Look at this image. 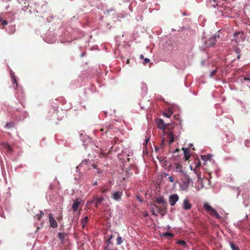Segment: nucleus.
<instances>
[{"instance_id": "obj_1", "label": "nucleus", "mask_w": 250, "mask_h": 250, "mask_svg": "<svg viewBox=\"0 0 250 250\" xmlns=\"http://www.w3.org/2000/svg\"><path fill=\"white\" fill-rule=\"evenodd\" d=\"M204 208L209 214L211 216H215L217 219L221 218V216L218 213L217 211L212 208L208 203H206L204 205Z\"/></svg>"}, {"instance_id": "obj_2", "label": "nucleus", "mask_w": 250, "mask_h": 250, "mask_svg": "<svg viewBox=\"0 0 250 250\" xmlns=\"http://www.w3.org/2000/svg\"><path fill=\"white\" fill-rule=\"evenodd\" d=\"M220 35L219 34H214L208 38V40H206L204 41V43L205 46L206 47H208L214 45L215 44L216 41V38H219Z\"/></svg>"}, {"instance_id": "obj_3", "label": "nucleus", "mask_w": 250, "mask_h": 250, "mask_svg": "<svg viewBox=\"0 0 250 250\" xmlns=\"http://www.w3.org/2000/svg\"><path fill=\"white\" fill-rule=\"evenodd\" d=\"M154 207H155V208L157 210V212L161 214L162 216H164L167 212V205H162L158 206L156 205H154Z\"/></svg>"}, {"instance_id": "obj_4", "label": "nucleus", "mask_w": 250, "mask_h": 250, "mask_svg": "<svg viewBox=\"0 0 250 250\" xmlns=\"http://www.w3.org/2000/svg\"><path fill=\"white\" fill-rule=\"evenodd\" d=\"M0 148L10 154L13 152L12 147L7 143L2 142L0 143Z\"/></svg>"}, {"instance_id": "obj_5", "label": "nucleus", "mask_w": 250, "mask_h": 250, "mask_svg": "<svg viewBox=\"0 0 250 250\" xmlns=\"http://www.w3.org/2000/svg\"><path fill=\"white\" fill-rule=\"evenodd\" d=\"M174 169L175 172L180 173L183 175H186L187 172L186 171L185 169L183 168V166L180 163H176L174 167Z\"/></svg>"}, {"instance_id": "obj_6", "label": "nucleus", "mask_w": 250, "mask_h": 250, "mask_svg": "<svg viewBox=\"0 0 250 250\" xmlns=\"http://www.w3.org/2000/svg\"><path fill=\"white\" fill-rule=\"evenodd\" d=\"M123 195V192L121 191H116L112 192L111 198L117 201H119L121 199Z\"/></svg>"}, {"instance_id": "obj_7", "label": "nucleus", "mask_w": 250, "mask_h": 250, "mask_svg": "<svg viewBox=\"0 0 250 250\" xmlns=\"http://www.w3.org/2000/svg\"><path fill=\"white\" fill-rule=\"evenodd\" d=\"M179 200V196L176 194H172L169 196V202L171 206H174Z\"/></svg>"}, {"instance_id": "obj_8", "label": "nucleus", "mask_w": 250, "mask_h": 250, "mask_svg": "<svg viewBox=\"0 0 250 250\" xmlns=\"http://www.w3.org/2000/svg\"><path fill=\"white\" fill-rule=\"evenodd\" d=\"M104 200V197H98V196H94L93 198V202H95V206L98 208L100 206L101 202Z\"/></svg>"}, {"instance_id": "obj_9", "label": "nucleus", "mask_w": 250, "mask_h": 250, "mask_svg": "<svg viewBox=\"0 0 250 250\" xmlns=\"http://www.w3.org/2000/svg\"><path fill=\"white\" fill-rule=\"evenodd\" d=\"M49 222L50 225L51 227L53 228H56L58 227V224L54 217H53V215L51 213H50L49 214Z\"/></svg>"}, {"instance_id": "obj_10", "label": "nucleus", "mask_w": 250, "mask_h": 250, "mask_svg": "<svg viewBox=\"0 0 250 250\" xmlns=\"http://www.w3.org/2000/svg\"><path fill=\"white\" fill-rule=\"evenodd\" d=\"M192 205L189 203V200L188 199H185L184 200L183 204V208L186 210H189L191 208Z\"/></svg>"}, {"instance_id": "obj_11", "label": "nucleus", "mask_w": 250, "mask_h": 250, "mask_svg": "<svg viewBox=\"0 0 250 250\" xmlns=\"http://www.w3.org/2000/svg\"><path fill=\"white\" fill-rule=\"evenodd\" d=\"M80 204H81V201H80L79 199H76L73 202V203L72 205V208H73V211L75 212L78 210L79 206Z\"/></svg>"}, {"instance_id": "obj_12", "label": "nucleus", "mask_w": 250, "mask_h": 250, "mask_svg": "<svg viewBox=\"0 0 250 250\" xmlns=\"http://www.w3.org/2000/svg\"><path fill=\"white\" fill-rule=\"evenodd\" d=\"M235 37L236 42H238L241 40L243 39V33L241 32H237L234 33L233 35Z\"/></svg>"}, {"instance_id": "obj_13", "label": "nucleus", "mask_w": 250, "mask_h": 250, "mask_svg": "<svg viewBox=\"0 0 250 250\" xmlns=\"http://www.w3.org/2000/svg\"><path fill=\"white\" fill-rule=\"evenodd\" d=\"M154 203H156L158 204H161L162 205H167V203L163 197L156 198L154 201Z\"/></svg>"}, {"instance_id": "obj_14", "label": "nucleus", "mask_w": 250, "mask_h": 250, "mask_svg": "<svg viewBox=\"0 0 250 250\" xmlns=\"http://www.w3.org/2000/svg\"><path fill=\"white\" fill-rule=\"evenodd\" d=\"M157 124L158 128H159L160 129H164L166 126V125L164 123V121L162 119L158 120L157 121Z\"/></svg>"}, {"instance_id": "obj_15", "label": "nucleus", "mask_w": 250, "mask_h": 250, "mask_svg": "<svg viewBox=\"0 0 250 250\" xmlns=\"http://www.w3.org/2000/svg\"><path fill=\"white\" fill-rule=\"evenodd\" d=\"M184 151V158L186 160H188L190 157V152L188 148H183Z\"/></svg>"}, {"instance_id": "obj_16", "label": "nucleus", "mask_w": 250, "mask_h": 250, "mask_svg": "<svg viewBox=\"0 0 250 250\" xmlns=\"http://www.w3.org/2000/svg\"><path fill=\"white\" fill-rule=\"evenodd\" d=\"M88 217L87 216L84 217L82 220L81 223H82V228L83 229L85 227V225L88 223Z\"/></svg>"}, {"instance_id": "obj_17", "label": "nucleus", "mask_w": 250, "mask_h": 250, "mask_svg": "<svg viewBox=\"0 0 250 250\" xmlns=\"http://www.w3.org/2000/svg\"><path fill=\"white\" fill-rule=\"evenodd\" d=\"M167 138L169 139V144H171L174 141V136L172 132H170L168 133Z\"/></svg>"}, {"instance_id": "obj_18", "label": "nucleus", "mask_w": 250, "mask_h": 250, "mask_svg": "<svg viewBox=\"0 0 250 250\" xmlns=\"http://www.w3.org/2000/svg\"><path fill=\"white\" fill-rule=\"evenodd\" d=\"M188 182H184L181 185V188L182 190H186L188 188Z\"/></svg>"}, {"instance_id": "obj_19", "label": "nucleus", "mask_w": 250, "mask_h": 250, "mask_svg": "<svg viewBox=\"0 0 250 250\" xmlns=\"http://www.w3.org/2000/svg\"><path fill=\"white\" fill-rule=\"evenodd\" d=\"M117 245H120L123 242V238L121 236H118L116 239Z\"/></svg>"}, {"instance_id": "obj_20", "label": "nucleus", "mask_w": 250, "mask_h": 250, "mask_svg": "<svg viewBox=\"0 0 250 250\" xmlns=\"http://www.w3.org/2000/svg\"><path fill=\"white\" fill-rule=\"evenodd\" d=\"M230 246L232 250H240L239 248L232 242L230 243Z\"/></svg>"}, {"instance_id": "obj_21", "label": "nucleus", "mask_w": 250, "mask_h": 250, "mask_svg": "<svg viewBox=\"0 0 250 250\" xmlns=\"http://www.w3.org/2000/svg\"><path fill=\"white\" fill-rule=\"evenodd\" d=\"M44 215V213L42 211H40L39 214H36V216H34V217H37L38 220H40V219L42 217V216Z\"/></svg>"}, {"instance_id": "obj_22", "label": "nucleus", "mask_w": 250, "mask_h": 250, "mask_svg": "<svg viewBox=\"0 0 250 250\" xmlns=\"http://www.w3.org/2000/svg\"><path fill=\"white\" fill-rule=\"evenodd\" d=\"M12 82L13 83V87L16 89L18 87V83H17L15 78L13 76L12 78Z\"/></svg>"}, {"instance_id": "obj_23", "label": "nucleus", "mask_w": 250, "mask_h": 250, "mask_svg": "<svg viewBox=\"0 0 250 250\" xmlns=\"http://www.w3.org/2000/svg\"><path fill=\"white\" fill-rule=\"evenodd\" d=\"M58 236L60 239L62 240L65 238L66 234L64 233H59L58 234Z\"/></svg>"}, {"instance_id": "obj_24", "label": "nucleus", "mask_w": 250, "mask_h": 250, "mask_svg": "<svg viewBox=\"0 0 250 250\" xmlns=\"http://www.w3.org/2000/svg\"><path fill=\"white\" fill-rule=\"evenodd\" d=\"M163 236L173 237L174 236V234L170 232H165L163 234Z\"/></svg>"}, {"instance_id": "obj_25", "label": "nucleus", "mask_w": 250, "mask_h": 250, "mask_svg": "<svg viewBox=\"0 0 250 250\" xmlns=\"http://www.w3.org/2000/svg\"><path fill=\"white\" fill-rule=\"evenodd\" d=\"M104 250H117L116 249H114L113 247L110 246H106L104 247Z\"/></svg>"}, {"instance_id": "obj_26", "label": "nucleus", "mask_w": 250, "mask_h": 250, "mask_svg": "<svg viewBox=\"0 0 250 250\" xmlns=\"http://www.w3.org/2000/svg\"><path fill=\"white\" fill-rule=\"evenodd\" d=\"M177 244L179 245H181L182 246H186V242L183 240H179L177 242Z\"/></svg>"}, {"instance_id": "obj_27", "label": "nucleus", "mask_w": 250, "mask_h": 250, "mask_svg": "<svg viewBox=\"0 0 250 250\" xmlns=\"http://www.w3.org/2000/svg\"><path fill=\"white\" fill-rule=\"evenodd\" d=\"M14 124L13 123H7L5 125V127L6 128H11L13 127Z\"/></svg>"}, {"instance_id": "obj_28", "label": "nucleus", "mask_w": 250, "mask_h": 250, "mask_svg": "<svg viewBox=\"0 0 250 250\" xmlns=\"http://www.w3.org/2000/svg\"><path fill=\"white\" fill-rule=\"evenodd\" d=\"M0 22H1V24L3 25H6L7 24L8 22L6 20H3L2 19L0 20Z\"/></svg>"}, {"instance_id": "obj_29", "label": "nucleus", "mask_w": 250, "mask_h": 250, "mask_svg": "<svg viewBox=\"0 0 250 250\" xmlns=\"http://www.w3.org/2000/svg\"><path fill=\"white\" fill-rule=\"evenodd\" d=\"M107 246H110L113 247V243L111 242V240L110 239H108L106 240Z\"/></svg>"}, {"instance_id": "obj_30", "label": "nucleus", "mask_w": 250, "mask_h": 250, "mask_svg": "<svg viewBox=\"0 0 250 250\" xmlns=\"http://www.w3.org/2000/svg\"><path fill=\"white\" fill-rule=\"evenodd\" d=\"M107 155V154L104 152H101L100 155H99L100 157L103 158V157H106Z\"/></svg>"}, {"instance_id": "obj_31", "label": "nucleus", "mask_w": 250, "mask_h": 250, "mask_svg": "<svg viewBox=\"0 0 250 250\" xmlns=\"http://www.w3.org/2000/svg\"><path fill=\"white\" fill-rule=\"evenodd\" d=\"M172 112H169L168 113H164V115L167 118H169L172 115Z\"/></svg>"}, {"instance_id": "obj_32", "label": "nucleus", "mask_w": 250, "mask_h": 250, "mask_svg": "<svg viewBox=\"0 0 250 250\" xmlns=\"http://www.w3.org/2000/svg\"><path fill=\"white\" fill-rule=\"evenodd\" d=\"M216 72H217V70H214L211 71L210 73V77L213 76L214 75H215L216 74Z\"/></svg>"}, {"instance_id": "obj_33", "label": "nucleus", "mask_w": 250, "mask_h": 250, "mask_svg": "<svg viewBox=\"0 0 250 250\" xmlns=\"http://www.w3.org/2000/svg\"><path fill=\"white\" fill-rule=\"evenodd\" d=\"M149 62H150V60H149V59L145 58V59H144V62H143V63H144V64H146V63H148Z\"/></svg>"}, {"instance_id": "obj_34", "label": "nucleus", "mask_w": 250, "mask_h": 250, "mask_svg": "<svg viewBox=\"0 0 250 250\" xmlns=\"http://www.w3.org/2000/svg\"><path fill=\"white\" fill-rule=\"evenodd\" d=\"M108 190V188H103L101 189V192L103 193H105L106 191Z\"/></svg>"}, {"instance_id": "obj_35", "label": "nucleus", "mask_w": 250, "mask_h": 250, "mask_svg": "<svg viewBox=\"0 0 250 250\" xmlns=\"http://www.w3.org/2000/svg\"><path fill=\"white\" fill-rule=\"evenodd\" d=\"M151 213L153 215H154V216H157V213L155 212V211L154 210V208H152L151 209Z\"/></svg>"}, {"instance_id": "obj_36", "label": "nucleus", "mask_w": 250, "mask_h": 250, "mask_svg": "<svg viewBox=\"0 0 250 250\" xmlns=\"http://www.w3.org/2000/svg\"><path fill=\"white\" fill-rule=\"evenodd\" d=\"M155 148L156 151H157V152H160L161 150H162L161 146L160 147H155Z\"/></svg>"}, {"instance_id": "obj_37", "label": "nucleus", "mask_w": 250, "mask_h": 250, "mask_svg": "<svg viewBox=\"0 0 250 250\" xmlns=\"http://www.w3.org/2000/svg\"><path fill=\"white\" fill-rule=\"evenodd\" d=\"M168 179L169 180V181H170L171 182H173V178L172 176L169 177L168 178Z\"/></svg>"}, {"instance_id": "obj_38", "label": "nucleus", "mask_w": 250, "mask_h": 250, "mask_svg": "<svg viewBox=\"0 0 250 250\" xmlns=\"http://www.w3.org/2000/svg\"><path fill=\"white\" fill-rule=\"evenodd\" d=\"M200 162L198 161V163L197 164H196V167H200Z\"/></svg>"}, {"instance_id": "obj_39", "label": "nucleus", "mask_w": 250, "mask_h": 250, "mask_svg": "<svg viewBox=\"0 0 250 250\" xmlns=\"http://www.w3.org/2000/svg\"><path fill=\"white\" fill-rule=\"evenodd\" d=\"M202 159L203 160L206 161V156H202Z\"/></svg>"}, {"instance_id": "obj_40", "label": "nucleus", "mask_w": 250, "mask_h": 250, "mask_svg": "<svg viewBox=\"0 0 250 250\" xmlns=\"http://www.w3.org/2000/svg\"><path fill=\"white\" fill-rule=\"evenodd\" d=\"M140 59H144V56H143V55H141L140 56Z\"/></svg>"}, {"instance_id": "obj_41", "label": "nucleus", "mask_w": 250, "mask_h": 250, "mask_svg": "<svg viewBox=\"0 0 250 250\" xmlns=\"http://www.w3.org/2000/svg\"><path fill=\"white\" fill-rule=\"evenodd\" d=\"M148 213H147V212H146V213H145L144 214V216L146 217V216H148Z\"/></svg>"}, {"instance_id": "obj_42", "label": "nucleus", "mask_w": 250, "mask_h": 250, "mask_svg": "<svg viewBox=\"0 0 250 250\" xmlns=\"http://www.w3.org/2000/svg\"><path fill=\"white\" fill-rule=\"evenodd\" d=\"M244 80H246V81H250V79L249 78H244Z\"/></svg>"}, {"instance_id": "obj_43", "label": "nucleus", "mask_w": 250, "mask_h": 250, "mask_svg": "<svg viewBox=\"0 0 250 250\" xmlns=\"http://www.w3.org/2000/svg\"><path fill=\"white\" fill-rule=\"evenodd\" d=\"M113 237V235H111L110 237L108 238V239H110V240H111V239Z\"/></svg>"}, {"instance_id": "obj_44", "label": "nucleus", "mask_w": 250, "mask_h": 250, "mask_svg": "<svg viewBox=\"0 0 250 250\" xmlns=\"http://www.w3.org/2000/svg\"><path fill=\"white\" fill-rule=\"evenodd\" d=\"M98 184L97 183V182H95L94 184H93V186H96Z\"/></svg>"}, {"instance_id": "obj_45", "label": "nucleus", "mask_w": 250, "mask_h": 250, "mask_svg": "<svg viewBox=\"0 0 250 250\" xmlns=\"http://www.w3.org/2000/svg\"><path fill=\"white\" fill-rule=\"evenodd\" d=\"M104 129L103 128H101V129H100V131H104Z\"/></svg>"}, {"instance_id": "obj_46", "label": "nucleus", "mask_w": 250, "mask_h": 250, "mask_svg": "<svg viewBox=\"0 0 250 250\" xmlns=\"http://www.w3.org/2000/svg\"><path fill=\"white\" fill-rule=\"evenodd\" d=\"M129 63V59H127V63Z\"/></svg>"}, {"instance_id": "obj_47", "label": "nucleus", "mask_w": 250, "mask_h": 250, "mask_svg": "<svg viewBox=\"0 0 250 250\" xmlns=\"http://www.w3.org/2000/svg\"><path fill=\"white\" fill-rule=\"evenodd\" d=\"M40 229V228L39 227H38L37 228V230H36V232L38 231L39 229Z\"/></svg>"}, {"instance_id": "obj_48", "label": "nucleus", "mask_w": 250, "mask_h": 250, "mask_svg": "<svg viewBox=\"0 0 250 250\" xmlns=\"http://www.w3.org/2000/svg\"><path fill=\"white\" fill-rule=\"evenodd\" d=\"M107 131H108V130H107V129H105V133H107Z\"/></svg>"}, {"instance_id": "obj_49", "label": "nucleus", "mask_w": 250, "mask_h": 250, "mask_svg": "<svg viewBox=\"0 0 250 250\" xmlns=\"http://www.w3.org/2000/svg\"><path fill=\"white\" fill-rule=\"evenodd\" d=\"M161 146H163V143H162V144L161 145Z\"/></svg>"}, {"instance_id": "obj_50", "label": "nucleus", "mask_w": 250, "mask_h": 250, "mask_svg": "<svg viewBox=\"0 0 250 250\" xmlns=\"http://www.w3.org/2000/svg\"><path fill=\"white\" fill-rule=\"evenodd\" d=\"M239 58H240V56H239V55H238V58L239 59Z\"/></svg>"}, {"instance_id": "obj_51", "label": "nucleus", "mask_w": 250, "mask_h": 250, "mask_svg": "<svg viewBox=\"0 0 250 250\" xmlns=\"http://www.w3.org/2000/svg\"><path fill=\"white\" fill-rule=\"evenodd\" d=\"M147 140H148V139H147L146 140V143H147Z\"/></svg>"}, {"instance_id": "obj_52", "label": "nucleus", "mask_w": 250, "mask_h": 250, "mask_svg": "<svg viewBox=\"0 0 250 250\" xmlns=\"http://www.w3.org/2000/svg\"><path fill=\"white\" fill-rule=\"evenodd\" d=\"M214 1L216 0H213Z\"/></svg>"}]
</instances>
